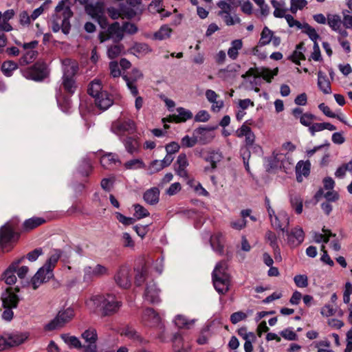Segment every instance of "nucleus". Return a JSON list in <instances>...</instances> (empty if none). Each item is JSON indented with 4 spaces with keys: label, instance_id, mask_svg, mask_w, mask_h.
I'll use <instances>...</instances> for the list:
<instances>
[{
    "label": "nucleus",
    "instance_id": "nucleus-60",
    "mask_svg": "<svg viewBox=\"0 0 352 352\" xmlns=\"http://www.w3.org/2000/svg\"><path fill=\"white\" fill-rule=\"evenodd\" d=\"M123 50L121 45H114L109 47L107 50V56L110 59H113L119 56Z\"/></svg>",
    "mask_w": 352,
    "mask_h": 352
},
{
    "label": "nucleus",
    "instance_id": "nucleus-32",
    "mask_svg": "<svg viewBox=\"0 0 352 352\" xmlns=\"http://www.w3.org/2000/svg\"><path fill=\"white\" fill-rule=\"evenodd\" d=\"M62 255V251L59 249H54L49 253L48 258L43 265L49 270L53 272V270L57 264Z\"/></svg>",
    "mask_w": 352,
    "mask_h": 352
},
{
    "label": "nucleus",
    "instance_id": "nucleus-26",
    "mask_svg": "<svg viewBox=\"0 0 352 352\" xmlns=\"http://www.w3.org/2000/svg\"><path fill=\"white\" fill-rule=\"evenodd\" d=\"M38 44L37 41H32L30 43H27L23 45V47L25 49H30L20 59L21 65H27L31 63L36 56V52L33 50L36 45Z\"/></svg>",
    "mask_w": 352,
    "mask_h": 352
},
{
    "label": "nucleus",
    "instance_id": "nucleus-42",
    "mask_svg": "<svg viewBox=\"0 0 352 352\" xmlns=\"http://www.w3.org/2000/svg\"><path fill=\"white\" fill-rule=\"evenodd\" d=\"M56 98L61 111L65 113H69L72 107L70 100L63 96L60 89L56 91Z\"/></svg>",
    "mask_w": 352,
    "mask_h": 352
},
{
    "label": "nucleus",
    "instance_id": "nucleus-11",
    "mask_svg": "<svg viewBox=\"0 0 352 352\" xmlns=\"http://www.w3.org/2000/svg\"><path fill=\"white\" fill-rule=\"evenodd\" d=\"M135 123L131 120L118 121L113 124L111 131L115 133L120 140L124 138L126 134L131 135L135 131Z\"/></svg>",
    "mask_w": 352,
    "mask_h": 352
},
{
    "label": "nucleus",
    "instance_id": "nucleus-24",
    "mask_svg": "<svg viewBox=\"0 0 352 352\" xmlns=\"http://www.w3.org/2000/svg\"><path fill=\"white\" fill-rule=\"evenodd\" d=\"M188 165L189 163L186 155L185 153L179 154L175 165L176 173L181 177L186 178L188 177L186 168Z\"/></svg>",
    "mask_w": 352,
    "mask_h": 352
},
{
    "label": "nucleus",
    "instance_id": "nucleus-23",
    "mask_svg": "<svg viewBox=\"0 0 352 352\" xmlns=\"http://www.w3.org/2000/svg\"><path fill=\"white\" fill-rule=\"evenodd\" d=\"M1 300L3 307L16 308L19 297L12 289H7L1 295Z\"/></svg>",
    "mask_w": 352,
    "mask_h": 352
},
{
    "label": "nucleus",
    "instance_id": "nucleus-3",
    "mask_svg": "<svg viewBox=\"0 0 352 352\" xmlns=\"http://www.w3.org/2000/svg\"><path fill=\"white\" fill-rule=\"evenodd\" d=\"M88 94L94 98L96 105L101 110H107L113 104L112 96L102 90L100 80L95 79L90 83Z\"/></svg>",
    "mask_w": 352,
    "mask_h": 352
},
{
    "label": "nucleus",
    "instance_id": "nucleus-30",
    "mask_svg": "<svg viewBox=\"0 0 352 352\" xmlns=\"http://www.w3.org/2000/svg\"><path fill=\"white\" fill-rule=\"evenodd\" d=\"M126 149V151L130 153L133 154L138 152L140 148V143L137 138L128 136L126 138H122L120 140Z\"/></svg>",
    "mask_w": 352,
    "mask_h": 352
},
{
    "label": "nucleus",
    "instance_id": "nucleus-7",
    "mask_svg": "<svg viewBox=\"0 0 352 352\" xmlns=\"http://www.w3.org/2000/svg\"><path fill=\"white\" fill-rule=\"evenodd\" d=\"M102 302V314L104 316L115 314L122 306V302L111 294L103 295Z\"/></svg>",
    "mask_w": 352,
    "mask_h": 352
},
{
    "label": "nucleus",
    "instance_id": "nucleus-22",
    "mask_svg": "<svg viewBox=\"0 0 352 352\" xmlns=\"http://www.w3.org/2000/svg\"><path fill=\"white\" fill-rule=\"evenodd\" d=\"M285 232H286L287 235L288 243L292 247L299 245L304 241V232L300 227L294 228L291 232H289L287 230H285Z\"/></svg>",
    "mask_w": 352,
    "mask_h": 352
},
{
    "label": "nucleus",
    "instance_id": "nucleus-43",
    "mask_svg": "<svg viewBox=\"0 0 352 352\" xmlns=\"http://www.w3.org/2000/svg\"><path fill=\"white\" fill-rule=\"evenodd\" d=\"M60 337L64 342L70 348L73 347L77 349H80L83 347L80 340L76 336H71L69 333H63Z\"/></svg>",
    "mask_w": 352,
    "mask_h": 352
},
{
    "label": "nucleus",
    "instance_id": "nucleus-46",
    "mask_svg": "<svg viewBox=\"0 0 352 352\" xmlns=\"http://www.w3.org/2000/svg\"><path fill=\"white\" fill-rule=\"evenodd\" d=\"M304 52L305 48L303 45L302 43L298 44L292 54L289 56V59L295 64L300 65V61L305 59Z\"/></svg>",
    "mask_w": 352,
    "mask_h": 352
},
{
    "label": "nucleus",
    "instance_id": "nucleus-1",
    "mask_svg": "<svg viewBox=\"0 0 352 352\" xmlns=\"http://www.w3.org/2000/svg\"><path fill=\"white\" fill-rule=\"evenodd\" d=\"M145 281L146 285L143 296L144 300L151 304L158 303L160 301V289L153 280L148 281V269L146 266H142L140 270H136L135 283L141 285Z\"/></svg>",
    "mask_w": 352,
    "mask_h": 352
},
{
    "label": "nucleus",
    "instance_id": "nucleus-36",
    "mask_svg": "<svg viewBox=\"0 0 352 352\" xmlns=\"http://www.w3.org/2000/svg\"><path fill=\"white\" fill-rule=\"evenodd\" d=\"M318 86L324 94L331 93L330 81L327 75L320 71L318 73Z\"/></svg>",
    "mask_w": 352,
    "mask_h": 352
},
{
    "label": "nucleus",
    "instance_id": "nucleus-29",
    "mask_svg": "<svg viewBox=\"0 0 352 352\" xmlns=\"http://www.w3.org/2000/svg\"><path fill=\"white\" fill-rule=\"evenodd\" d=\"M311 164L309 161H299L296 166V179L302 182L303 177H307L310 173Z\"/></svg>",
    "mask_w": 352,
    "mask_h": 352
},
{
    "label": "nucleus",
    "instance_id": "nucleus-50",
    "mask_svg": "<svg viewBox=\"0 0 352 352\" xmlns=\"http://www.w3.org/2000/svg\"><path fill=\"white\" fill-rule=\"evenodd\" d=\"M190 187L193 189L194 192L199 196L208 197L209 195L208 192L202 186V185L193 179L190 180L188 182Z\"/></svg>",
    "mask_w": 352,
    "mask_h": 352
},
{
    "label": "nucleus",
    "instance_id": "nucleus-25",
    "mask_svg": "<svg viewBox=\"0 0 352 352\" xmlns=\"http://www.w3.org/2000/svg\"><path fill=\"white\" fill-rule=\"evenodd\" d=\"M223 158L221 153L216 151L210 152L207 157H205V160L210 163V166L204 168V171L206 173L213 172L217 166V164L221 161Z\"/></svg>",
    "mask_w": 352,
    "mask_h": 352
},
{
    "label": "nucleus",
    "instance_id": "nucleus-8",
    "mask_svg": "<svg viewBox=\"0 0 352 352\" xmlns=\"http://www.w3.org/2000/svg\"><path fill=\"white\" fill-rule=\"evenodd\" d=\"M23 75L29 80H43L47 75V65L43 63H36L33 66L25 69L23 72Z\"/></svg>",
    "mask_w": 352,
    "mask_h": 352
},
{
    "label": "nucleus",
    "instance_id": "nucleus-21",
    "mask_svg": "<svg viewBox=\"0 0 352 352\" xmlns=\"http://www.w3.org/2000/svg\"><path fill=\"white\" fill-rule=\"evenodd\" d=\"M123 37V30L120 28L118 23L116 22L111 24L107 30V35H104L103 33L100 34L99 38L101 43L104 42L106 40L112 38L115 40H121Z\"/></svg>",
    "mask_w": 352,
    "mask_h": 352
},
{
    "label": "nucleus",
    "instance_id": "nucleus-28",
    "mask_svg": "<svg viewBox=\"0 0 352 352\" xmlns=\"http://www.w3.org/2000/svg\"><path fill=\"white\" fill-rule=\"evenodd\" d=\"M210 242L212 250L215 252L220 254L223 252L225 239L221 233L217 232L212 235Z\"/></svg>",
    "mask_w": 352,
    "mask_h": 352
},
{
    "label": "nucleus",
    "instance_id": "nucleus-27",
    "mask_svg": "<svg viewBox=\"0 0 352 352\" xmlns=\"http://www.w3.org/2000/svg\"><path fill=\"white\" fill-rule=\"evenodd\" d=\"M176 113L170 117L168 122H184L192 118V113L183 107H177Z\"/></svg>",
    "mask_w": 352,
    "mask_h": 352
},
{
    "label": "nucleus",
    "instance_id": "nucleus-33",
    "mask_svg": "<svg viewBox=\"0 0 352 352\" xmlns=\"http://www.w3.org/2000/svg\"><path fill=\"white\" fill-rule=\"evenodd\" d=\"M14 16L13 10H8L3 14L0 12V30L10 32L12 30L8 21Z\"/></svg>",
    "mask_w": 352,
    "mask_h": 352
},
{
    "label": "nucleus",
    "instance_id": "nucleus-6",
    "mask_svg": "<svg viewBox=\"0 0 352 352\" xmlns=\"http://www.w3.org/2000/svg\"><path fill=\"white\" fill-rule=\"evenodd\" d=\"M74 309L72 307L60 309L56 316L45 325L46 331H53L64 327L74 317Z\"/></svg>",
    "mask_w": 352,
    "mask_h": 352
},
{
    "label": "nucleus",
    "instance_id": "nucleus-55",
    "mask_svg": "<svg viewBox=\"0 0 352 352\" xmlns=\"http://www.w3.org/2000/svg\"><path fill=\"white\" fill-rule=\"evenodd\" d=\"M121 334L127 337L129 339H131V340H133L135 341L142 342L141 336L138 334V333L135 329H133L131 327H125L124 329H123Z\"/></svg>",
    "mask_w": 352,
    "mask_h": 352
},
{
    "label": "nucleus",
    "instance_id": "nucleus-34",
    "mask_svg": "<svg viewBox=\"0 0 352 352\" xmlns=\"http://www.w3.org/2000/svg\"><path fill=\"white\" fill-rule=\"evenodd\" d=\"M173 33V30L168 25H163L160 28L155 32L151 39L155 41H164L169 38Z\"/></svg>",
    "mask_w": 352,
    "mask_h": 352
},
{
    "label": "nucleus",
    "instance_id": "nucleus-58",
    "mask_svg": "<svg viewBox=\"0 0 352 352\" xmlns=\"http://www.w3.org/2000/svg\"><path fill=\"white\" fill-rule=\"evenodd\" d=\"M175 325L179 328H188L189 326L192 324L193 321H189L184 316L177 315L174 319Z\"/></svg>",
    "mask_w": 352,
    "mask_h": 352
},
{
    "label": "nucleus",
    "instance_id": "nucleus-40",
    "mask_svg": "<svg viewBox=\"0 0 352 352\" xmlns=\"http://www.w3.org/2000/svg\"><path fill=\"white\" fill-rule=\"evenodd\" d=\"M242 47L243 41L241 39L233 40L228 50V57L233 60H236L239 56V52L242 49Z\"/></svg>",
    "mask_w": 352,
    "mask_h": 352
},
{
    "label": "nucleus",
    "instance_id": "nucleus-41",
    "mask_svg": "<svg viewBox=\"0 0 352 352\" xmlns=\"http://www.w3.org/2000/svg\"><path fill=\"white\" fill-rule=\"evenodd\" d=\"M160 190L157 188L154 187L146 190L144 194V201L150 204L154 205L159 201Z\"/></svg>",
    "mask_w": 352,
    "mask_h": 352
},
{
    "label": "nucleus",
    "instance_id": "nucleus-14",
    "mask_svg": "<svg viewBox=\"0 0 352 352\" xmlns=\"http://www.w3.org/2000/svg\"><path fill=\"white\" fill-rule=\"evenodd\" d=\"M272 158V167L283 168L285 171L289 169L294 163L293 158L289 153L284 154L277 151H274Z\"/></svg>",
    "mask_w": 352,
    "mask_h": 352
},
{
    "label": "nucleus",
    "instance_id": "nucleus-15",
    "mask_svg": "<svg viewBox=\"0 0 352 352\" xmlns=\"http://www.w3.org/2000/svg\"><path fill=\"white\" fill-rule=\"evenodd\" d=\"M245 78V85L247 89H253L256 92L259 91L261 80L256 68H250L242 76Z\"/></svg>",
    "mask_w": 352,
    "mask_h": 352
},
{
    "label": "nucleus",
    "instance_id": "nucleus-52",
    "mask_svg": "<svg viewBox=\"0 0 352 352\" xmlns=\"http://www.w3.org/2000/svg\"><path fill=\"white\" fill-rule=\"evenodd\" d=\"M218 15L221 17L224 23L228 26L234 25L241 22L240 18L236 14L232 15L231 12Z\"/></svg>",
    "mask_w": 352,
    "mask_h": 352
},
{
    "label": "nucleus",
    "instance_id": "nucleus-64",
    "mask_svg": "<svg viewBox=\"0 0 352 352\" xmlns=\"http://www.w3.org/2000/svg\"><path fill=\"white\" fill-rule=\"evenodd\" d=\"M315 346L318 349L317 352H333L330 349V342L328 340L320 341Z\"/></svg>",
    "mask_w": 352,
    "mask_h": 352
},
{
    "label": "nucleus",
    "instance_id": "nucleus-2",
    "mask_svg": "<svg viewBox=\"0 0 352 352\" xmlns=\"http://www.w3.org/2000/svg\"><path fill=\"white\" fill-rule=\"evenodd\" d=\"M65 0H62L55 8V14L52 19V29L54 32L61 30L65 34H67L70 30L69 19L73 13L69 7L65 6Z\"/></svg>",
    "mask_w": 352,
    "mask_h": 352
},
{
    "label": "nucleus",
    "instance_id": "nucleus-56",
    "mask_svg": "<svg viewBox=\"0 0 352 352\" xmlns=\"http://www.w3.org/2000/svg\"><path fill=\"white\" fill-rule=\"evenodd\" d=\"M306 0H291L289 10L292 13L295 14L298 10H301L307 5Z\"/></svg>",
    "mask_w": 352,
    "mask_h": 352
},
{
    "label": "nucleus",
    "instance_id": "nucleus-49",
    "mask_svg": "<svg viewBox=\"0 0 352 352\" xmlns=\"http://www.w3.org/2000/svg\"><path fill=\"white\" fill-rule=\"evenodd\" d=\"M327 23L334 31L339 30L340 28L342 27L341 18L339 15L337 14H328Z\"/></svg>",
    "mask_w": 352,
    "mask_h": 352
},
{
    "label": "nucleus",
    "instance_id": "nucleus-48",
    "mask_svg": "<svg viewBox=\"0 0 352 352\" xmlns=\"http://www.w3.org/2000/svg\"><path fill=\"white\" fill-rule=\"evenodd\" d=\"M291 206L294 209L297 214H301L302 212V199L297 194H291L289 196Z\"/></svg>",
    "mask_w": 352,
    "mask_h": 352
},
{
    "label": "nucleus",
    "instance_id": "nucleus-18",
    "mask_svg": "<svg viewBox=\"0 0 352 352\" xmlns=\"http://www.w3.org/2000/svg\"><path fill=\"white\" fill-rule=\"evenodd\" d=\"M116 283L121 288L127 289L131 286L130 269L128 266H122L114 276Z\"/></svg>",
    "mask_w": 352,
    "mask_h": 352
},
{
    "label": "nucleus",
    "instance_id": "nucleus-10",
    "mask_svg": "<svg viewBox=\"0 0 352 352\" xmlns=\"http://www.w3.org/2000/svg\"><path fill=\"white\" fill-rule=\"evenodd\" d=\"M140 323L146 327L154 328L160 325L162 318L153 308H145L140 316Z\"/></svg>",
    "mask_w": 352,
    "mask_h": 352
},
{
    "label": "nucleus",
    "instance_id": "nucleus-39",
    "mask_svg": "<svg viewBox=\"0 0 352 352\" xmlns=\"http://www.w3.org/2000/svg\"><path fill=\"white\" fill-rule=\"evenodd\" d=\"M85 10L92 18L98 19L102 14V4L100 2L88 3L85 6Z\"/></svg>",
    "mask_w": 352,
    "mask_h": 352
},
{
    "label": "nucleus",
    "instance_id": "nucleus-63",
    "mask_svg": "<svg viewBox=\"0 0 352 352\" xmlns=\"http://www.w3.org/2000/svg\"><path fill=\"white\" fill-rule=\"evenodd\" d=\"M197 142V139L196 137H190L189 135H185L181 140L182 146L185 148L193 147Z\"/></svg>",
    "mask_w": 352,
    "mask_h": 352
},
{
    "label": "nucleus",
    "instance_id": "nucleus-13",
    "mask_svg": "<svg viewBox=\"0 0 352 352\" xmlns=\"http://www.w3.org/2000/svg\"><path fill=\"white\" fill-rule=\"evenodd\" d=\"M268 216L271 225L274 229L283 232L287 230L289 223V217L286 211L280 210L277 213L274 211L273 214Z\"/></svg>",
    "mask_w": 352,
    "mask_h": 352
},
{
    "label": "nucleus",
    "instance_id": "nucleus-31",
    "mask_svg": "<svg viewBox=\"0 0 352 352\" xmlns=\"http://www.w3.org/2000/svg\"><path fill=\"white\" fill-rule=\"evenodd\" d=\"M121 164L116 154L108 153L102 155L100 157V164L104 168L109 169L116 166V164Z\"/></svg>",
    "mask_w": 352,
    "mask_h": 352
},
{
    "label": "nucleus",
    "instance_id": "nucleus-19",
    "mask_svg": "<svg viewBox=\"0 0 352 352\" xmlns=\"http://www.w3.org/2000/svg\"><path fill=\"white\" fill-rule=\"evenodd\" d=\"M28 333L19 331L4 334L8 349L21 344L28 339Z\"/></svg>",
    "mask_w": 352,
    "mask_h": 352
},
{
    "label": "nucleus",
    "instance_id": "nucleus-57",
    "mask_svg": "<svg viewBox=\"0 0 352 352\" xmlns=\"http://www.w3.org/2000/svg\"><path fill=\"white\" fill-rule=\"evenodd\" d=\"M323 234L319 232H314L313 239L316 243H327L329 237L331 236V233L329 230H322Z\"/></svg>",
    "mask_w": 352,
    "mask_h": 352
},
{
    "label": "nucleus",
    "instance_id": "nucleus-45",
    "mask_svg": "<svg viewBox=\"0 0 352 352\" xmlns=\"http://www.w3.org/2000/svg\"><path fill=\"white\" fill-rule=\"evenodd\" d=\"M256 69L260 78L262 77L264 80L269 82H271L272 79L277 75L278 72L277 67L272 70L265 67H259Z\"/></svg>",
    "mask_w": 352,
    "mask_h": 352
},
{
    "label": "nucleus",
    "instance_id": "nucleus-44",
    "mask_svg": "<svg viewBox=\"0 0 352 352\" xmlns=\"http://www.w3.org/2000/svg\"><path fill=\"white\" fill-rule=\"evenodd\" d=\"M133 53L137 56H145L152 52L151 47L146 43H137L131 47Z\"/></svg>",
    "mask_w": 352,
    "mask_h": 352
},
{
    "label": "nucleus",
    "instance_id": "nucleus-53",
    "mask_svg": "<svg viewBox=\"0 0 352 352\" xmlns=\"http://www.w3.org/2000/svg\"><path fill=\"white\" fill-rule=\"evenodd\" d=\"M300 30H302L304 33L308 35L309 38L314 43H317V41L319 38V35L314 28H312L308 23H304Z\"/></svg>",
    "mask_w": 352,
    "mask_h": 352
},
{
    "label": "nucleus",
    "instance_id": "nucleus-4",
    "mask_svg": "<svg viewBox=\"0 0 352 352\" xmlns=\"http://www.w3.org/2000/svg\"><path fill=\"white\" fill-rule=\"evenodd\" d=\"M228 265L226 261L218 263L212 274L213 285L216 291L221 294H226L230 286V276L227 272Z\"/></svg>",
    "mask_w": 352,
    "mask_h": 352
},
{
    "label": "nucleus",
    "instance_id": "nucleus-16",
    "mask_svg": "<svg viewBox=\"0 0 352 352\" xmlns=\"http://www.w3.org/2000/svg\"><path fill=\"white\" fill-rule=\"evenodd\" d=\"M81 337L87 343V345L85 346V351L86 352H96L97 346L96 343L98 340L96 329L90 327L82 333Z\"/></svg>",
    "mask_w": 352,
    "mask_h": 352
},
{
    "label": "nucleus",
    "instance_id": "nucleus-38",
    "mask_svg": "<svg viewBox=\"0 0 352 352\" xmlns=\"http://www.w3.org/2000/svg\"><path fill=\"white\" fill-rule=\"evenodd\" d=\"M271 3L274 8V16L276 18H283L287 11L285 1L271 0Z\"/></svg>",
    "mask_w": 352,
    "mask_h": 352
},
{
    "label": "nucleus",
    "instance_id": "nucleus-51",
    "mask_svg": "<svg viewBox=\"0 0 352 352\" xmlns=\"http://www.w3.org/2000/svg\"><path fill=\"white\" fill-rule=\"evenodd\" d=\"M45 222L44 219L41 217H32L27 219L23 223L24 228L27 230H32Z\"/></svg>",
    "mask_w": 352,
    "mask_h": 352
},
{
    "label": "nucleus",
    "instance_id": "nucleus-59",
    "mask_svg": "<svg viewBox=\"0 0 352 352\" xmlns=\"http://www.w3.org/2000/svg\"><path fill=\"white\" fill-rule=\"evenodd\" d=\"M124 166L126 169H139L144 168L145 164L140 159H133L124 163Z\"/></svg>",
    "mask_w": 352,
    "mask_h": 352
},
{
    "label": "nucleus",
    "instance_id": "nucleus-12",
    "mask_svg": "<svg viewBox=\"0 0 352 352\" xmlns=\"http://www.w3.org/2000/svg\"><path fill=\"white\" fill-rule=\"evenodd\" d=\"M14 236V226L7 223L0 229V249L2 252H8L11 250L12 240Z\"/></svg>",
    "mask_w": 352,
    "mask_h": 352
},
{
    "label": "nucleus",
    "instance_id": "nucleus-54",
    "mask_svg": "<svg viewBox=\"0 0 352 352\" xmlns=\"http://www.w3.org/2000/svg\"><path fill=\"white\" fill-rule=\"evenodd\" d=\"M17 69V64L11 60L5 61L1 66V70L5 76H11L12 72Z\"/></svg>",
    "mask_w": 352,
    "mask_h": 352
},
{
    "label": "nucleus",
    "instance_id": "nucleus-20",
    "mask_svg": "<svg viewBox=\"0 0 352 352\" xmlns=\"http://www.w3.org/2000/svg\"><path fill=\"white\" fill-rule=\"evenodd\" d=\"M24 257H21L13 261L2 274V279L7 285H14L16 282V272L19 265L23 260Z\"/></svg>",
    "mask_w": 352,
    "mask_h": 352
},
{
    "label": "nucleus",
    "instance_id": "nucleus-5",
    "mask_svg": "<svg viewBox=\"0 0 352 352\" xmlns=\"http://www.w3.org/2000/svg\"><path fill=\"white\" fill-rule=\"evenodd\" d=\"M63 70L62 85L67 93L72 94L76 87L74 76L78 70L77 64L71 60H65L63 62Z\"/></svg>",
    "mask_w": 352,
    "mask_h": 352
},
{
    "label": "nucleus",
    "instance_id": "nucleus-9",
    "mask_svg": "<svg viewBox=\"0 0 352 352\" xmlns=\"http://www.w3.org/2000/svg\"><path fill=\"white\" fill-rule=\"evenodd\" d=\"M109 274V270L108 267L103 265L96 264L93 266H85L83 269V281L89 283L94 278Z\"/></svg>",
    "mask_w": 352,
    "mask_h": 352
},
{
    "label": "nucleus",
    "instance_id": "nucleus-37",
    "mask_svg": "<svg viewBox=\"0 0 352 352\" xmlns=\"http://www.w3.org/2000/svg\"><path fill=\"white\" fill-rule=\"evenodd\" d=\"M238 0H219L217 3V7L220 9L218 14H228L232 12L237 6Z\"/></svg>",
    "mask_w": 352,
    "mask_h": 352
},
{
    "label": "nucleus",
    "instance_id": "nucleus-35",
    "mask_svg": "<svg viewBox=\"0 0 352 352\" xmlns=\"http://www.w3.org/2000/svg\"><path fill=\"white\" fill-rule=\"evenodd\" d=\"M103 295H94L85 301V305L91 312H96L100 307L102 309Z\"/></svg>",
    "mask_w": 352,
    "mask_h": 352
},
{
    "label": "nucleus",
    "instance_id": "nucleus-17",
    "mask_svg": "<svg viewBox=\"0 0 352 352\" xmlns=\"http://www.w3.org/2000/svg\"><path fill=\"white\" fill-rule=\"evenodd\" d=\"M54 274L51 270L43 266L38 269L37 272L31 279V285L34 289H36L40 285L49 281Z\"/></svg>",
    "mask_w": 352,
    "mask_h": 352
},
{
    "label": "nucleus",
    "instance_id": "nucleus-61",
    "mask_svg": "<svg viewBox=\"0 0 352 352\" xmlns=\"http://www.w3.org/2000/svg\"><path fill=\"white\" fill-rule=\"evenodd\" d=\"M134 217L138 219L146 217L149 215L148 211L140 204H134Z\"/></svg>",
    "mask_w": 352,
    "mask_h": 352
},
{
    "label": "nucleus",
    "instance_id": "nucleus-47",
    "mask_svg": "<svg viewBox=\"0 0 352 352\" xmlns=\"http://www.w3.org/2000/svg\"><path fill=\"white\" fill-rule=\"evenodd\" d=\"M274 32L265 26L261 33V37L258 41V46H265L270 44L272 40Z\"/></svg>",
    "mask_w": 352,
    "mask_h": 352
},
{
    "label": "nucleus",
    "instance_id": "nucleus-62",
    "mask_svg": "<svg viewBox=\"0 0 352 352\" xmlns=\"http://www.w3.org/2000/svg\"><path fill=\"white\" fill-rule=\"evenodd\" d=\"M294 281L298 287L305 288L308 286V277L305 274L296 275Z\"/></svg>",
    "mask_w": 352,
    "mask_h": 352
}]
</instances>
